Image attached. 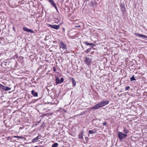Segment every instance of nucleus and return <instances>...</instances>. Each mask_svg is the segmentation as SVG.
<instances>
[{
    "mask_svg": "<svg viewBox=\"0 0 147 147\" xmlns=\"http://www.w3.org/2000/svg\"><path fill=\"white\" fill-rule=\"evenodd\" d=\"M83 132L82 131L81 132V133L79 134V139H83Z\"/></svg>",
    "mask_w": 147,
    "mask_h": 147,
    "instance_id": "15",
    "label": "nucleus"
},
{
    "mask_svg": "<svg viewBox=\"0 0 147 147\" xmlns=\"http://www.w3.org/2000/svg\"><path fill=\"white\" fill-rule=\"evenodd\" d=\"M130 81H133V80H136L135 79V77H134V76L133 75L130 78Z\"/></svg>",
    "mask_w": 147,
    "mask_h": 147,
    "instance_id": "17",
    "label": "nucleus"
},
{
    "mask_svg": "<svg viewBox=\"0 0 147 147\" xmlns=\"http://www.w3.org/2000/svg\"><path fill=\"white\" fill-rule=\"evenodd\" d=\"M92 61L91 59L89 57H86L85 58V61L88 65H89L90 64Z\"/></svg>",
    "mask_w": 147,
    "mask_h": 147,
    "instance_id": "7",
    "label": "nucleus"
},
{
    "mask_svg": "<svg viewBox=\"0 0 147 147\" xmlns=\"http://www.w3.org/2000/svg\"><path fill=\"white\" fill-rule=\"evenodd\" d=\"M89 44H90V45H92V47L91 48L94 47V46L95 45L94 44H93V43H89Z\"/></svg>",
    "mask_w": 147,
    "mask_h": 147,
    "instance_id": "23",
    "label": "nucleus"
},
{
    "mask_svg": "<svg viewBox=\"0 0 147 147\" xmlns=\"http://www.w3.org/2000/svg\"><path fill=\"white\" fill-rule=\"evenodd\" d=\"M101 107L99 105V103L96 105L92 107V108L93 110L94 109H97L100 108Z\"/></svg>",
    "mask_w": 147,
    "mask_h": 147,
    "instance_id": "11",
    "label": "nucleus"
},
{
    "mask_svg": "<svg viewBox=\"0 0 147 147\" xmlns=\"http://www.w3.org/2000/svg\"><path fill=\"white\" fill-rule=\"evenodd\" d=\"M63 31H65V28H63Z\"/></svg>",
    "mask_w": 147,
    "mask_h": 147,
    "instance_id": "31",
    "label": "nucleus"
},
{
    "mask_svg": "<svg viewBox=\"0 0 147 147\" xmlns=\"http://www.w3.org/2000/svg\"><path fill=\"white\" fill-rule=\"evenodd\" d=\"M123 132L126 134H127L129 132V131L127 129L124 128L123 129Z\"/></svg>",
    "mask_w": 147,
    "mask_h": 147,
    "instance_id": "20",
    "label": "nucleus"
},
{
    "mask_svg": "<svg viewBox=\"0 0 147 147\" xmlns=\"http://www.w3.org/2000/svg\"><path fill=\"white\" fill-rule=\"evenodd\" d=\"M0 87L1 89L2 90H3L5 91L10 90H11V88L7 86H4L2 84L0 85Z\"/></svg>",
    "mask_w": 147,
    "mask_h": 147,
    "instance_id": "4",
    "label": "nucleus"
},
{
    "mask_svg": "<svg viewBox=\"0 0 147 147\" xmlns=\"http://www.w3.org/2000/svg\"><path fill=\"white\" fill-rule=\"evenodd\" d=\"M130 88L129 86H127L125 87V90H127Z\"/></svg>",
    "mask_w": 147,
    "mask_h": 147,
    "instance_id": "26",
    "label": "nucleus"
},
{
    "mask_svg": "<svg viewBox=\"0 0 147 147\" xmlns=\"http://www.w3.org/2000/svg\"><path fill=\"white\" fill-rule=\"evenodd\" d=\"M23 29L24 31L28 32H30L32 33H34V32L33 30L32 29H28L27 28L24 27L23 28Z\"/></svg>",
    "mask_w": 147,
    "mask_h": 147,
    "instance_id": "8",
    "label": "nucleus"
},
{
    "mask_svg": "<svg viewBox=\"0 0 147 147\" xmlns=\"http://www.w3.org/2000/svg\"><path fill=\"white\" fill-rule=\"evenodd\" d=\"M96 133V131H93L92 130H89L88 131V133L90 134H93Z\"/></svg>",
    "mask_w": 147,
    "mask_h": 147,
    "instance_id": "21",
    "label": "nucleus"
},
{
    "mask_svg": "<svg viewBox=\"0 0 147 147\" xmlns=\"http://www.w3.org/2000/svg\"><path fill=\"white\" fill-rule=\"evenodd\" d=\"M34 147H38V146H34Z\"/></svg>",
    "mask_w": 147,
    "mask_h": 147,
    "instance_id": "34",
    "label": "nucleus"
},
{
    "mask_svg": "<svg viewBox=\"0 0 147 147\" xmlns=\"http://www.w3.org/2000/svg\"><path fill=\"white\" fill-rule=\"evenodd\" d=\"M107 125V123L106 122H104L103 123L102 125Z\"/></svg>",
    "mask_w": 147,
    "mask_h": 147,
    "instance_id": "29",
    "label": "nucleus"
},
{
    "mask_svg": "<svg viewBox=\"0 0 147 147\" xmlns=\"http://www.w3.org/2000/svg\"><path fill=\"white\" fill-rule=\"evenodd\" d=\"M59 49L61 53H64L65 51L67 49V47L66 45H65L63 42H60V45H59Z\"/></svg>",
    "mask_w": 147,
    "mask_h": 147,
    "instance_id": "1",
    "label": "nucleus"
},
{
    "mask_svg": "<svg viewBox=\"0 0 147 147\" xmlns=\"http://www.w3.org/2000/svg\"><path fill=\"white\" fill-rule=\"evenodd\" d=\"M39 136H38L36 138L33 139L32 141V142L33 143L36 142L37 140L40 138H38Z\"/></svg>",
    "mask_w": 147,
    "mask_h": 147,
    "instance_id": "14",
    "label": "nucleus"
},
{
    "mask_svg": "<svg viewBox=\"0 0 147 147\" xmlns=\"http://www.w3.org/2000/svg\"><path fill=\"white\" fill-rule=\"evenodd\" d=\"M58 144L57 143H55L52 146V147H58Z\"/></svg>",
    "mask_w": 147,
    "mask_h": 147,
    "instance_id": "16",
    "label": "nucleus"
},
{
    "mask_svg": "<svg viewBox=\"0 0 147 147\" xmlns=\"http://www.w3.org/2000/svg\"><path fill=\"white\" fill-rule=\"evenodd\" d=\"M91 49H92V48H88L87 50H86L85 51V52L86 53H88L90 51Z\"/></svg>",
    "mask_w": 147,
    "mask_h": 147,
    "instance_id": "19",
    "label": "nucleus"
},
{
    "mask_svg": "<svg viewBox=\"0 0 147 147\" xmlns=\"http://www.w3.org/2000/svg\"><path fill=\"white\" fill-rule=\"evenodd\" d=\"M76 27H80V25L76 26Z\"/></svg>",
    "mask_w": 147,
    "mask_h": 147,
    "instance_id": "32",
    "label": "nucleus"
},
{
    "mask_svg": "<svg viewBox=\"0 0 147 147\" xmlns=\"http://www.w3.org/2000/svg\"><path fill=\"white\" fill-rule=\"evenodd\" d=\"M120 7L121 11L123 13H124L126 11V9L124 4H121Z\"/></svg>",
    "mask_w": 147,
    "mask_h": 147,
    "instance_id": "9",
    "label": "nucleus"
},
{
    "mask_svg": "<svg viewBox=\"0 0 147 147\" xmlns=\"http://www.w3.org/2000/svg\"><path fill=\"white\" fill-rule=\"evenodd\" d=\"M118 136L119 140H121L124 138L127 137V135L122 132H119L118 134Z\"/></svg>",
    "mask_w": 147,
    "mask_h": 147,
    "instance_id": "2",
    "label": "nucleus"
},
{
    "mask_svg": "<svg viewBox=\"0 0 147 147\" xmlns=\"http://www.w3.org/2000/svg\"><path fill=\"white\" fill-rule=\"evenodd\" d=\"M18 136H14V138H18Z\"/></svg>",
    "mask_w": 147,
    "mask_h": 147,
    "instance_id": "33",
    "label": "nucleus"
},
{
    "mask_svg": "<svg viewBox=\"0 0 147 147\" xmlns=\"http://www.w3.org/2000/svg\"><path fill=\"white\" fill-rule=\"evenodd\" d=\"M84 43L86 45H90L89 43H88L87 41L84 42Z\"/></svg>",
    "mask_w": 147,
    "mask_h": 147,
    "instance_id": "24",
    "label": "nucleus"
},
{
    "mask_svg": "<svg viewBox=\"0 0 147 147\" xmlns=\"http://www.w3.org/2000/svg\"><path fill=\"white\" fill-rule=\"evenodd\" d=\"M47 25L48 26L56 30H58L60 28V26L59 25H51L49 24H48Z\"/></svg>",
    "mask_w": 147,
    "mask_h": 147,
    "instance_id": "5",
    "label": "nucleus"
},
{
    "mask_svg": "<svg viewBox=\"0 0 147 147\" xmlns=\"http://www.w3.org/2000/svg\"><path fill=\"white\" fill-rule=\"evenodd\" d=\"M53 6L55 5V4L53 0H47Z\"/></svg>",
    "mask_w": 147,
    "mask_h": 147,
    "instance_id": "13",
    "label": "nucleus"
},
{
    "mask_svg": "<svg viewBox=\"0 0 147 147\" xmlns=\"http://www.w3.org/2000/svg\"><path fill=\"white\" fill-rule=\"evenodd\" d=\"M53 6L55 7V9L56 10V11L57 12H58V9H57V8L56 4L55 5V6Z\"/></svg>",
    "mask_w": 147,
    "mask_h": 147,
    "instance_id": "25",
    "label": "nucleus"
},
{
    "mask_svg": "<svg viewBox=\"0 0 147 147\" xmlns=\"http://www.w3.org/2000/svg\"><path fill=\"white\" fill-rule=\"evenodd\" d=\"M64 81V79L62 78H60V79L59 80V78L58 76H55V83L56 85L58 84H61Z\"/></svg>",
    "mask_w": 147,
    "mask_h": 147,
    "instance_id": "3",
    "label": "nucleus"
},
{
    "mask_svg": "<svg viewBox=\"0 0 147 147\" xmlns=\"http://www.w3.org/2000/svg\"><path fill=\"white\" fill-rule=\"evenodd\" d=\"M91 4L92 5V6H93L94 5V2L93 1H92L91 2Z\"/></svg>",
    "mask_w": 147,
    "mask_h": 147,
    "instance_id": "28",
    "label": "nucleus"
},
{
    "mask_svg": "<svg viewBox=\"0 0 147 147\" xmlns=\"http://www.w3.org/2000/svg\"><path fill=\"white\" fill-rule=\"evenodd\" d=\"M53 71H56V69H55V67H54L53 68Z\"/></svg>",
    "mask_w": 147,
    "mask_h": 147,
    "instance_id": "30",
    "label": "nucleus"
},
{
    "mask_svg": "<svg viewBox=\"0 0 147 147\" xmlns=\"http://www.w3.org/2000/svg\"><path fill=\"white\" fill-rule=\"evenodd\" d=\"M91 54H92V52L91 53Z\"/></svg>",
    "mask_w": 147,
    "mask_h": 147,
    "instance_id": "35",
    "label": "nucleus"
},
{
    "mask_svg": "<svg viewBox=\"0 0 147 147\" xmlns=\"http://www.w3.org/2000/svg\"><path fill=\"white\" fill-rule=\"evenodd\" d=\"M134 34L135 35H136L138 37H143L144 38H147V36H146V35H143V34H140L137 33H134Z\"/></svg>",
    "mask_w": 147,
    "mask_h": 147,
    "instance_id": "10",
    "label": "nucleus"
},
{
    "mask_svg": "<svg viewBox=\"0 0 147 147\" xmlns=\"http://www.w3.org/2000/svg\"><path fill=\"white\" fill-rule=\"evenodd\" d=\"M31 94L34 97H37L38 96V93L37 92H35L34 90L31 91Z\"/></svg>",
    "mask_w": 147,
    "mask_h": 147,
    "instance_id": "12",
    "label": "nucleus"
},
{
    "mask_svg": "<svg viewBox=\"0 0 147 147\" xmlns=\"http://www.w3.org/2000/svg\"><path fill=\"white\" fill-rule=\"evenodd\" d=\"M99 103L101 107H102L106 105L107 104H108L109 103V102L107 100H103L100 102H99Z\"/></svg>",
    "mask_w": 147,
    "mask_h": 147,
    "instance_id": "6",
    "label": "nucleus"
},
{
    "mask_svg": "<svg viewBox=\"0 0 147 147\" xmlns=\"http://www.w3.org/2000/svg\"><path fill=\"white\" fill-rule=\"evenodd\" d=\"M6 139L8 140H9V139H12V138H11V137H7Z\"/></svg>",
    "mask_w": 147,
    "mask_h": 147,
    "instance_id": "27",
    "label": "nucleus"
},
{
    "mask_svg": "<svg viewBox=\"0 0 147 147\" xmlns=\"http://www.w3.org/2000/svg\"><path fill=\"white\" fill-rule=\"evenodd\" d=\"M18 138L20 139H25V138H24L22 136H18Z\"/></svg>",
    "mask_w": 147,
    "mask_h": 147,
    "instance_id": "22",
    "label": "nucleus"
},
{
    "mask_svg": "<svg viewBox=\"0 0 147 147\" xmlns=\"http://www.w3.org/2000/svg\"><path fill=\"white\" fill-rule=\"evenodd\" d=\"M72 83L73 84V86H76V82L73 78H72Z\"/></svg>",
    "mask_w": 147,
    "mask_h": 147,
    "instance_id": "18",
    "label": "nucleus"
}]
</instances>
